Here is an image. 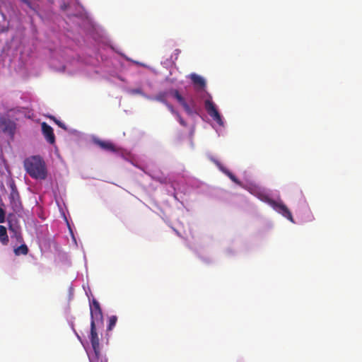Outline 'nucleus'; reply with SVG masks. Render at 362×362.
<instances>
[{
    "instance_id": "obj_1",
    "label": "nucleus",
    "mask_w": 362,
    "mask_h": 362,
    "mask_svg": "<svg viewBox=\"0 0 362 362\" xmlns=\"http://www.w3.org/2000/svg\"><path fill=\"white\" fill-rule=\"evenodd\" d=\"M25 115V112L23 107H17L8 110L0 117V129L4 134L13 137L17 129L16 122Z\"/></svg>"
},
{
    "instance_id": "obj_2",
    "label": "nucleus",
    "mask_w": 362,
    "mask_h": 362,
    "mask_svg": "<svg viewBox=\"0 0 362 362\" xmlns=\"http://www.w3.org/2000/svg\"><path fill=\"white\" fill-rule=\"evenodd\" d=\"M23 165L27 173L34 179L45 180L47 175L45 162L40 156H32L25 159Z\"/></svg>"
},
{
    "instance_id": "obj_3",
    "label": "nucleus",
    "mask_w": 362,
    "mask_h": 362,
    "mask_svg": "<svg viewBox=\"0 0 362 362\" xmlns=\"http://www.w3.org/2000/svg\"><path fill=\"white\" fill-rule=\"evenodd\" d=\"M90 341L93 350L92 354H88L89 362H107V358L101 352L100 339L96 331V325L90 322Z\"/></svg>"
},
{
    "instance_id": "obj_4",
    "label": "nucleus",
    "mask_w": 362,
    "mask_h": 362,
    "mask_svg": "<svg viewBox=\"0 0 362 362\" xmlns=\"http://www.w3.org/2000/svg\"><path fill=\"white\" fill-rule=\"evenodd\" d=\"M168 94L172 95L177 100V102L182 106L185 111L188 115H192L193 113L192 109L191 108L189 105L186 102L185 98L181 95V94L177 89L172 88L169 90V91H160L153 98H150V99L160 102L165 105L168 103L167 97Z\"/></svg>"
},
{
    "instance_id": "obj_5",
    "label": "nucleus",
    "mask_w": 362,
    "mask_h": 362,
    "mask_svg": "<svg viewBox=\"0 0 362 362\" xmlns=\"http://www.w3.org/2000/svg\"><path fill=\"white\" fill-rule=\"evenodd\" d=\"M257 196L262 201L272 203L273 207L276 211L282 214L284 217L288 218L291 222H294L291 211L285 204L282 203H276L274 201H272L268 197V195H267L263 191L261 190H259V192L258 193Z\"/></svg>"
},
{
    "instance_id": "obj_6",
    "label": "nucleus",
    "mask_w": 362,
    "mask_h": 362,
    "mask_svg": "<svg viewBox=\"0 0 362 362\" xmlns=\"http://www.w3.org/2000/svg\"><path fill=\"white\" fill-rule=\"evenodd\" d=\"M205 109L207 113L214 121H216L221 126L223 125L221 116L217 110L214 103L211 100H206L205 101Z\"/></svg>"
},
{
    "instance_id": "obj_7",
    "label": "nucleus",
    "mask_w": 362,
    "mask_h": 362,
    "mask_svg": "<svg viewBox=\"0 0 362 362\" xmlns=\"http://www.w3.org/2000/svg\"><path fill=\"white\" fill-rule=\"evenodd\" d=\"M90 322H93L95 324L98 322H102L103 315L100 303L93 299L92 303L90 305Z\"/></svg>"
},
{
    "instance_id": "obj_8",
    "label": "nucleus",
    "mask_w": 362,
    "mask_h": 362,
    "mask_svg": "<svg viewBox=\"0 0 362 362\" xmlns=\"http://www.w3.org/2000/svg\"><path fill=\"white\" fill-rule=\"evenodd\" d=\"M42 134L45 136V139L47 142L51 144H54L55 142V136L54 134L53 129L52 127L48 125L46 122H42L41 124Z\"/></svg>"
},
{
    "instance_id": "obj_9",
    "label": "nucleus",
    "mask_w": 362,
    "mask_h": 362,
    "mask_svg": "<svg viewBox=\"0 0 362 362\" xmlns=\"http://www.w3.org/2000/svg\"><path fill=\"white\" fill-rule=\"evenodd\" d=\"M189 78L191 79L194 88L196 89L202 90L206 86V81L203 77L197 74H191L189 76Z\"/></svg>"
},
{
    "instance_id": "obj_10",
    "label": "nucleus",
    "mask_w": 362,
    "mask_h": 362,
    "mask_svg": "<svg viewBox=\"0 0 362 362\" xmlns=\"http://www.w3.org/2000/svg\"><path fill=\"white\" fill-rule=\"evenodd\" d=\"M95 144L98 145L101 148L110 151V152H115L116 151V147L115 145L110 142V141H105L101 140H96Z\"/></svg>"
},
{
    "instance_id": "obj_11",
    "label": "nucleus",
    "mask_w": 362,
    "mask_h": 362,
    "mask_svg": "<svg viewBox=\"0 0 362 362\" xmlns=\"http://www.w3.org/2000/svg\"><path fill=\"white\" fill-rule=\"evenodd\" d=\"M213 161L222 172H223L226 175H227L230 177V179L232 181H233L235 183L239 182L238 179L236 178V177L232 173H230L228 170L225 169L218 160H213Z\"/></svg>"
},
{
    "instance_id": "obj_12",
    "label": "nucleus",
    "mask_w": 362,
    "mask_h": 362,
    "mask_svg": "<svg viewBox=\"0 0 362 362\" xmlns=\"http://www.w3.org/2000/svg\"><path fill=\"white\" fill-rule=\"evenodd\" d=\"M8 241L9 240L6 227L0 225V242L3 245H6L8 243Z\"/></svg>"
},
{
    "instance_id": "obj_13",
    "label": "nucleus",
    "mask_w": 362,
    "mask_h": 362,
    "mask_svg": "<svg viewBox=\"0 0 362 362\" xmlns=\"http://www.w3.org/2000/svg\"><path fill=\"white\" fill-rule=\"evenodd\" d=\"M28 252V248L26 245L23 244L14 250L16 255H27Z\"/></svg>"
},
{
    "instance_id": "obj_14",
    "label": "nucleus",
    "mask_w": 362,
    "mask_h": 362,
    "mask_svg": "<svg viewBox=\"0 0 362 362\" xmlns=\"http://www.w3.org/2000/svg\"><path fill=\"white\" fill-rule=\"evenodd\" d=\"M117 321V316L112 315L111 317H110V318H109V324H108V326H107V328L108 331H110V330H112L113 329V327L116 325Z\"/></svg>"
},
{
    "instance_id": "obj_15",
    "label": "nucleus",
    "mask_w": 362,
    "mask_h": 362,
    "mask_svg": "<svg viewBox=\"0 0 362 362\" xmlns=\"http://www.w3.org/2000/svg\"><path fill=\"white\" fill-rule=\"evenodd\" d=\"M49 117H50L51 119H52L54 121V122H55V123H56V124H57L59 127H61V128H62L63 129H65V130L66 129V125H65L64 123H62V122H60L59 120L57 119H56L54 117H53V116H50Z\"/></svg>"
},
{
    "instance_id": "obj_16",
    "label": "nucleus",
    "mask_w": 362,
    "mask_h": 362,
    "mask_svg": "<svg viewBox=\"0 0 362 362\" xmlns=\"http://www.w3.org/2000/svg\"><path fill=\"white\" fill-rule=\"evenodd\" d=\"M178 119V122H180V124L183 126V127H186L187 126V123L186 122L182 119V117H181V115H180V113H176V115H175Z\"/></svg>"
},
{
    "instance_id": "obj_17",
    "label": "nucleus",
    "mask_w": 362,
    "mask_h": 362,
    "mask_svg": "<svg viewBox=\"0 0 362 362\" xmlns=\"http://www.w3.org/2000/svg\"><path fill=\"white\" fill-rule=\"evenodd\" d=\"M6 214L5 211L0 207V223L5 221Z\"/></svg>"
},
{
    "instance_id": "obj_18",
    "label": "nucleus",
    "mask_w": 362,
    "mask_h": 362,
    "mask_svg": "<svg viewBox=\"0 0 362 362\" xmlns=\"http://www.w3.org/2000/svg\"><path fill=\"white\" fill-rule=\"evenodd\" d=\"M166 107H168V109L173 113L175 115H176V113H179L178 112H177L173 106L172 105H170V103H168V102L165 104Z\"/></svg>"
},
{
    "instance_id": "obj_19",
    "label": "nucleus",
    "mask_w": 362,
    "mask_h": 362,
    "mask_svg": "<svg viewBox=\"0 0 362 362\" xmlns=\"http://www.w3.org/2000/svg\"><path fill=\"white\" fill-rule=\"evenodd\" d=\"M21 1L29 6H30V3L28 0H21Z\"/></svg>"
},
{
    "instance_id": "obj_20",
    "label": "nucleus",
    "mask_w": 362,
    "mask_h": 362,
    "mask_svg": "<svg viewBox=\"0 0 362 362\" xmlns=\"http://www.w3.org/2000/svg\"><path fill=\"white\" fill-rule=\"evenodd\" d=\"M9 230H10L15 231V233H16V234H17V231H16V230L13 229V228L12 227V226H11V225H10V226H9Z\"/></svg>"
}]
</instances>
